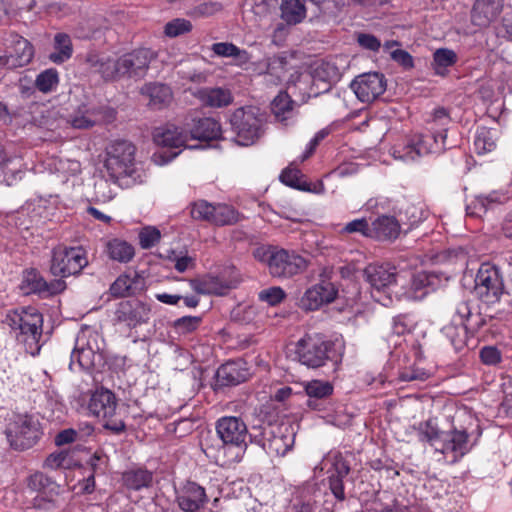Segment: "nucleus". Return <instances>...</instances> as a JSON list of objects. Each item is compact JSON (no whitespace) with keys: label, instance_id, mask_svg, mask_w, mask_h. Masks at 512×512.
<instances>
[{"label":"nucleus","instance_id":"nucleus-1","mask_svg":"<svg viewBox=\"0 0 512 512\" xmlns=\"http://www.w3.org/2000/svg\"><path fill=\"white\" fill-rule=\"evenodd\" d=\"M156 58V51L141 47L124 53L118 58L89 53L86 62L104 81L113 82L121 79L138 81L147 75L150 63Z\"/></svg>","mask_w":512,"mask_h":512},{"label":"nucleus","instance_id":"nucleus-2","mask_svg":"<svg viewBox=\"0 0 512 512\" xmlns=\"http://www.w3.org/2000/svg\"><path fill=\"white\" fill-rule=\"evenodd\" d=\"M3 323L10 335L32 356L39 354L43 334V315L35 307H23L6 313Z\"/></svg>","mask_w":512,"mask_h":512},{"label":"nucleus","instance_id":"nucleus-3","mask_svg":"<svg viewBox=\"0 0 512 512\" xmlns=\"http://www.w3.org/2000/svg\"><path fill=\"white\" fill-rule=\"evenodd\" d=\"M418 435L421 441L428 442L451 464L463 458L474 445L465 429L454 428L450 431H441L432 419L420 423Z\"/></svg>","mask_w":512,"mask_h":512},{"label":"nucleus","instance_id":"nucleus-4","mask_svg":"<svg viewBox=\"0 0 512 512\" xmlns=\"http://www.w3.org/2000/svg\"><path fill=\"white\" fill-rule=\"evenodd\" d=\"M254 258L267 265L269 273L275 278H291L308 267V261L293 250L278 246L262 245L254 249Z\"/></svg>","mask_w":512,"mask_h":512},{"label":"nucleus","instance_id":"nucleus-5","mask_svg":"<svg viewBox=\"0 0 512 512\" xmlns=\"http://www.w3.org/2000/svg\"><path fill=\"white\" fill-rule=\"evenodd\" d=\"M103 339L90 328L82 329L76 338L75 348L70 357L72 371H91L104 364Z\"/></svg>","mask_w":512,"mask_h":512},{"label":"nucleus","instance_id":"nucleus-6","mask_svg":"<svg viewBox=\"0 0 512 512\" xmlns=\"http://www.w3.org/2000/svg\"><path fill=\"white\" fill-rule=\"evenodd\" d=\"M334 343L320 333H307L296 342L297 360L308 368H319L331 360Z\"/></svg>","mask_w":512,"mask_h":512},{"label":"nucleus","instance_id":"nucleus-7","mask_svg":"<svg viewBox=\"0 0 512 512\" xmlns=\"http://www.w3.org/2000/svg\"><path fill=\"white\" fill-rule=\"evenodd\" d=\"M264 118L255 106L237 108L230 116L235 141L242 146L255 143L263 133Z\"/></svg>","mask_w":512,"mask_h":512},{"label":"nucleus","instance_id":"nucleus-8","mask_svg":"<svg viewBox=\"0 0 512 512\" xmlns=\"http://www.w3.org/2000/svg\"><path fill=\"white\" fill-rule=\"evenodd\" d=\"M446 129L439 133L415 134L405 144L393 151V156L404 162H413L418 158L440 153L445 149Z\"/></svg>","mask_w":512,"mask_h":512},{"label":"nucleus","instance_id":"nucleus-9","mask_svg":"<svg viewBox=\"0 0 512 512\" xmlns=\"http://www.w3.org/2000/svg\"><path fill=\"white\" fill-rule=\"evenodd\" d=\"M51 254L50 272L54 276L66 278L78 275L88 265L87 252L81 246L58 245Z\"/></svg>","mask_w":512,"mask_h":512},{"label":"nucleus","instance_id":"nucleus-10","mask_svg":"<svg viewBox=\"0 0 512 512\" xmlns=\"http://www.w3.org/2000/svg\"><path fill=\"white\" fill-rule=\"evenodd\" d=\"M116 408L115 395L107 389L96 390L88 404L90 413L104 421L105 429L120 434L125 431L126 425L122 419L116 417Z\"/></svg>","mask_w":512,"mask_h":512},{"label":"nucleus","instance_id":"nucleus-11","mask_svg":"<svg viewBox=\"0 0 512 512\" xmlns=\"http://www.w3.org/2000/svg\"><path fill=\"white\" fill-rule=\"evenodd\" d=\"M475 293L484 303L499 302L506 294L500 269L491 263H482L475 277Z\"/></svg>","mask_w":512,"mask_h":512},{"label":"nucleus","instance_id":"nucleus-12","mask_svg":"<svg viewBox=\"0 0 512 512\" xmlns=\"http://www.w3.org/2000/svg\"><path fill=\"white\" fill-rule=\"evenodd\" d=\"M135 147L127 141H117L107 149L104 166L110 180L116 183L120 178L134 173Z\"/></svg>","mask_w":512,"mask_h":512},{"label":"nucleus","instance_id":"nucleus-13","mask_svg":"<svg viewBox=\"0 0 512 512\" xmlns=\"http://www.w3.org/2000/svg\"><path fill=\"white\" fill-rule=\"evenodd\" d=\"M40 424L32 416L19 415L6 429L10 446L16 450H25L34 446L41 436Z\"/></svg>","mask_w":512,"mask_h":512},{"label":"nucleus","instance_id":"nucleus-14","mask_svg":"<svg viewBox=\"0 0 512 512\" xmlns=\"http://www.w3.org/2000/svg\"><path fill=\"white\" fill-rule=\"evenodd\" d=\"M27 487L37 495L33 498L36 509L52 510L59 507L60 486L42 472H35L27 478Z\"/></svg>","mask_w":512,"mask_h":512},{"label":"nucleus","instance_id":"nucleus-15","mask_svg":"<svg viewBox=\"0 0 512 512\" xmlns=\"http://www.w3.org/2000/svg\"><path fill=\"white\" fill-rule=\"evenodd\" d=\"M218 437L224 446L238 448L242 453L248 447L247 439L254 435L249 434L248 427L244 420L237 416H223L215 423Z\"/></svg>","mask_w":512,"mask_h":512},{"label":"nucleus","instance_id":"nucleus-16","mask_svg":"<svg viewBox=\"0 0 512 512\" xmlns=\"http://www.w3.org/2000/svg\"><path fill=\"white\" fill-rule=\"evenodd\" d=\"M150 313V306L138 299L123 300L115 307L113 321L115 325L132 329L147 323Z\"/></svg>","mask_w":512,"mask_h":512},{"label":"nucleus","instance_id":"nucleus-17","mask_svg":"<svg viewBox=\"0 0 512 512\" xmlns=\"http://www.w3.org/2000/svg\"><path fill=\"white\" fill-rule=\"evenodd\" d=\"M285 431L288 429L285 427ZM253 442L261 446L268 454L284 456L294 444V435L285 433L283 427L266 426L260 435L253 436Z\"/></svg>","mask_w":512,"mask_h":512},{"label":"nucleus","instance_id":"nucleus-18","mask_svg":"<svg viewBox=\"0 0 512 512\" xmlns=\"http://www.w3.org/2000/svg\"><path fill=\"white\" fill-rule=\"evenodd\" d=\"M386 79L383 74L369 72L358 75L350 84L357 99L363 103H371L386 90Z\"/></svg>","mask_w":512,"mask_h":512},{"label":"nucleus","instance_id":"nucleus-19","mask_svg":"<svg viewBox=\"0 0 512 512\" xmlns=\"http://www.w3.org/2000/svg\"><path fill=\"white\" fill-rule=\"evenodd\" d=\"M20 289L24 294L51 296L64 291L66 282L63 279L47 282L36 269H29L23 273Z\"/></svg>","mask_w":512,"mask_h":512},{"label":"nucleus","instance_id":"nucleus-20","mask_svg":"<svg viewBox=\"0 0 512 512\" xmlns=\"http://www.w3.org/2000/svg\"><path fill=\"white\" fill-rule=\"evenodd\" d=\"M8 54L0 55V65L8 69H16L28 65L34 57L33 45L24 37L13 34Z\"/></svg>","mask_w":512,"mask_h":512},{"label":"nucleus","instance_id":"nucleus-21","mask_svg":"<svg viewBox=\"0 0 512 512\" xmlns=\"http://www.w3.org/2000/svg\"><path fill=\"white\" fill-rule=\"evenodd\" d=\"M338 290L328 279H321V282L308 288L300 299V307L306 311L318 310L325 304L333 302L337 297Z\"/></svg>","mask_w":512,"mask_h":512},{"label":"nucleus","instance_id":"nucleus-22","mask_svg":"<svg viewBox=\"0 0 512 512\" xmlns=\"http://www.w3.org/2000/svg\"><path fill=\"white\" fill-rule=\"evenodd\" d=\"M176 502L183 512H198L208 502L205 488L196 482H186L176 494Z\"/></svg>","mask_w":512,"mask_h":512},{"label":"nucleus","instance_id":"nucleus-23","mask_svg":"<svg viewBox=\"0 0 512 512\" xmlns=\"http://www.w3.org/2000/svg\"><path fill=\"white\" fill-rule=\"evenodd\" d=\"M401 220L392 215H380L371 222V239L393 242L401 234Z\"/></svg>","mask_w":512,"mask_h":512},{"label":"nucleus","instance_id":"nucleus-24","mask_svg":"<svg viewBox=\"0 0 512 512\" xmlns=\"http://www.w3.org/2000/svg\"><path fill=\"white\" fill-rule=\"evenodd\" d=\"M364 277L371 287L379 292L396 283L397 271L389 264L372 263L364 269Z\"/></svg>","mask_w":512,"mask_h":512},{"label":"nucleus","instance_id":"nucleus-25","mask_svg":"<svg viewBox=\"0 0 512 512\" xmlns=\"http://www.w3.org/2000/svg\"><path fill=\"white\" fill-rule=\"evenodd\" d=\"M250 376L247 363L242 359L231 360L222 364L216 372L217 382L221 386H235L246 381Z\"/></svg>","mask_w":512,"mask_h":512},{"label":"nucleus","instance_id":"nucleus-26","mask_svg":"<svg viewBox=\"0 0 512 512\" xmlns=\"http://www.w3.org/2000/svg\"><path fill=\"white\" fill-rule=\"evenodd\" d=\"M153 139L157 145L162 147L172 149H180L182 147L193 148V146L187 144L190 140L188 133L173 124H166L156 128L153 133Z\"/></svg>","mask_w":512,"mask_h":512},{"label":"nucleus","instance_id":"nucleus-27","mask_svg":"<svg viewBox=\"0 0 512 512\" xmlns=\"http://www.w3.org/2000/svg\"><path fill=\"white\" fill-rule=\"evenodd\" d=\"M501 10L500 0H476L471 11L472 23L486 27L498 17Z\"/></svg>","mask_w":512,"mask_h":512},{"label":"nucleus","instance_id":"nucleus-28","mask_svg":"<svg viewBox=\"0 0 512 512\" xmlns=\"http://www.w3.org/2000/svg\"><path fill=\"white\" fill-rule=\"evenodd\" d=\"M196 98L202 105L210 108L227 107L233 102V94L225 87H204L199 89Z\"/></svg>","mask_w":512,"mask_h":512},{"label":"nucleus","instance_id":"nucleus-29","mask_svg":"<svg viewBox=\"0 0 512 512\" xmlns=\"http://www.w3.org/2000/svg\"><path fill=\"white\" fill-rule=\"evenodd\" d=\"M222 133L220 123L211 117L199 118L190 130L189 139L211 141L220 138Z\"/></svg>","mask_w":512,"mask_h":512},{"label":"nucleus","instance_id":"nucleus-30","mask_svg":"<svg viewBox=\"0 0 512 512\" xmlns=\"http://www.w3.org/2000/svg\"><path fill=\"white\" fill-rule=\"evenodd\" d=\"M189 284L196 293L203 295H224L230 289L227 283L210 274L191 279Z\"/></svg>","mask_w":512,"mask_h":512},{"label":"nucleus","instance_id":"nucleus-31","mask_svg":"<svg viewBox=\"0 0 512 512\" xmlns=\"http://www.w3.org/2000/svg\"><path fill=\"white\" fill-rule=\"evenodd\" d=\"M102 120L101 109L87 104L81 105L70 118L71 125L77 129L93 127Z\"/></svg>","mask_w":512,"mask_h":512},{"label":"nucleus","instance_id":"nucleus-32","mask_svg":"<svg viewBox=\"0 0 512 512\" xmlns=\"http://www.w3.org/2000/svg\"><path fill=\"white\" fill-rule=\"evenodd\" d=\"M105 252L109 259L119 263H129L135 256L134 246L126 240L113 238L107 241Z\"/></svg>","mask_w":512,"mask_h":512},{"label":"nucleus","instance_id":"nucleus-33","mask_svg":"<svg viewBox=\"0 0 512 512\" xmlns=\"http://www.w3.org/2000/svg\"><path fill=\"white\" fill-rule=\"evenodd\" d=\"M508 199V194L502 191H492L486 195H479L476 197L473 206L467 207V214L472 216H481L494 205L503 204L508 201Z\"/></svg>","mask_w":512,"mask_h":512},{"label":"nucleus","instance_id":"nucleus-34","mask_svg":"<svg viewBox=\"0 0 512 512\" xmlns=\"http://www.w3.org/2000/svg\"><path fill=\"white\" fill-rule=\"evenodd\" d=\"M303 178L304 175L302 172L298 168L292 166L285 168L279 176L280 181L291 188L314 193L324 192L325 188L323 183H319L318 188L315 187L312 189L310 184L307 183Z\"/></svg>","mask_w":512,"mask_h":512},{"label":"nucleus","instance_id":"nucleus-35","mask_svg":"<svg viewBox=\"0 0 512 512\" xmlns=\"http://www.w3.org/2000/svg\"><path fill=\"white\" fill-rule=\"evenodd\" d=\"M141 92L149 96V105L156 109L167 106L172 100V91L170 87L165 84L148 83L143 86Z\"/></svg>","mask_w":512,"mask_h":512},{"label":"nucleus","instance_id":"nucleus-36","mask_svg":"<svg viewBox=\"0 0 512 512\" xmlns=\"http://www.w3.org/2000/svg\"><path fill=\"white\" fill-rule=\"evenodd\" d=\"M122 480L127 489L139 491L152 485L153 473L144 468L130 469L123 473Z\"/></svg>","mask_w":512,"mask_h":512},{"label":"nucleus","instance_id":"nucleus-37","mask_svg":"<svg viewBox=\"0 0 512 512\" xmlns=\"http://www.w3.org/2000/svg\"><path fill=\"white\" fill-rule=\"evenodd\" d=\"M139 281L140 276L137 272H134L132 275L123 273L111 284L109 288L110 294L116 298L131 296L135 294Z\"/></svg>","mask_w":512,"mask_h":512},{"label":"nucleus","instance_id":"nucleus-38","mask_svg":"<svg viewBox=\"0 0 512 512\" xmlns=\"http://www.w3.org/2000/svg\"><path fill=\"white\" fill-rule=\"evenodd\" d=\"M296 102L286 91H280L271 102V111L275 119L285 122L293 116Z\"/></svg>","mask_w":512,"mask_h":512},{"label":"nucleus","instance_id":"nucleus-39","mask_svg":"<svg viewBox=\"0 0 512 512\" xmlns=\"http://www.w3.org/2000/svg\"><path fill=\"white\" fill-rule=\"evenodd\" d=\"M280 8L281 17L288 24L301 23L306 17L304 0H283Z\"/></svg>","mask_w":512,"mask_h":512},{"label":"nucleus","instance_id":"nucleus-40","mask_svg":"<svg viewBox=\"0 0 512 512\" xmlns=\"http://www.w3.org/2000/svg\"><path fill=\"white\" fill-rule=\"evenodd\" d=\"M73 54L71 38L66 33H57L54 36V52L50 53L49 59L55 64H62L69 60Z\"/></svg>","mask_w":512,"mask_h":512},{"label":"nucleus","instance_id":"nucleus-41","mask_svg":"<svg viewBox=\"0 0 512 512\" xmlns=\"http://www.w3.org/2000/svg\"><path fill=\"white\" fill-rule=\"evenodd\" d=\"M322 463L327 467L326 474L329 476L346 477L351 470L349 462L340 452L328 453Z\"/></svg>","mask_w":512,"mask_h":512},{"label":"nucleus","instance_id":"nucleus-42","mask_svg":"<svg viewBox=\"0 0 512 512\" xmlns=\"http://www.w3.org/2000/svg\"><path fill=\"white\" fill-rule=\"evenodd\" d=\"M428 216V210L422 203H410L399 213L401 226L407 225L409 228L417 226Z\"/></svg>","mask_w":512,"mask_h":512},{"label":"nucleus","instance_id":"nucleus-43","mask_svg":"<svg viewBox=\"0 0 512 512\" xmlns=\"http://www.w3.org/2000/svg\"><path fill=\"white\" fill-rule=\"evenodd\" d=\"M457 62V54L448 48H439L433 53L432 69L436 75L445 76L448 68Z\"/></svg>","mask_w":512,"mask_h":512},{"label":"nucleus","instance_id":"nucleus-44","mask_svg":"<svg viewBox=\"0 0 512 512\" xmlns=\"http://www.w3.org/2000/svg\"><path fill=\"white\" fill-rule=\"evenodd\" d=\"M241 219L240 214L232 206L226 204L214 205L211 222L217 226L234 225Z\"/></svg>","mask_w":512,"mask_h":512},{"label":"nucleus","instance_id":"nucleus-45","mask_svg":"<svg viewBox=\"0 0 512 512\" xmlns=\"http://www.w3.org/2000/svg\"><path fill=\"white\" fill-rule=\"evenodd\" d=\"M496 131L480 127L476 131L474 146L477 154H486L496 148Z\"/></svg>","mask_w":512,"mask_h":512},{"label":"nucleus","instance_id":"nucleus-46","mask_svg":"<svg viewBox=\"0 0 512 512\" xmlns=\"http://www.w3.org/2000/svg\"><path fill=\"white\" fill-rule=\"evenodd\" d=\"M287 57L284 55H277L269 57L265 61V70L263 71L268 76L274 77L272 80L274 84H277L283 80L287 73Z\"/></svg>","mask_w":512,"mask_h":512},{"label":"nucleus","instance_id":"nucleus-47","mask_svg":"<svg viewBox=\"0 0 512 512\" xmlns=\"http://www.w3.org/2000/svg\"><path fill=\"white\" fill-rule=\"evenodd\" d=\"M442 332L456 352H460L466 347L469 334L462 325H446Z\"/></svg>","mask_w":512,"mask_h":512},{"label":"nucleus","instance_id":"nucleus-48","mask_svg":"<svg viewBox=\"0 0 512 512\" xmlns=\"http://www.w3.org/2000/svg\"><path fill=\"white\" fill-rule=\"evenodd\" d=\"M304 390L309 398L325 399L332 395L334 388L328 381L314 379L304 385Z\"/></svg>","mask_w":512,"mask_h":512},{"label":"nucleus","instance_id":"nucleus-49","mask_svg":"<svg viewBox=\"0 0 512 512\" xmlns=\"http://www.w3.org/2000/svg\"><path fill=\"white\" fill-rule=\"evenodd\" d=\"M58 83V71L54 68H49L37 75L35 87L42 93H49L57 87Z\"/></svg>","mask_w":512,"mask_h":512},{"label":"nucleus","instance_id":"nucleus-50","mask_svg":"<svg viewBox=\"0 0 512 512\" xmlns=\"http://www.w3.org/2000/svg\"><path fill=\"white\" fill-rule=\"evenodd\" d=\"M355 233L366 238H371V223H369L366 218H358L346 223L340 230L341 235Z\"/></svg>","mask_w":512,"mask_h":512},{"label":"nucleus","instance_id":"nucleus-51","mask_svg":"<svg viewBox=\"0 0 512 512\" xmlns=\"http://www.w3.org/2000/svg\"><path fill=\"white\" fill-rule=\"evenodd\" d=\"M192 30V24L189 20L184 18H176L168 23L164 27V33L166 36L174 38L183 34H186Z\"/></svg>","mask_w":512,"mask_h":512},{"label":"nucleus","instance_id":"nucleus-52","mask_svg":"<svg viewBox=\"0 0 512 512\" xmlns=\"http://www.w3.org/2000/svg\"><path fill=\"white\" fill-rule=\"evenodd\" d=\"M214 204L206 200H198L191 204V217L195 220L211 222Z\"/></svg>","mask_w":512,"mask_h":512},{"label":"nucleus","instance_id":"nucleus-53","mask_svg":"<svg viewBox=\"0 0 512 512\" xmlns=\"http://www.w3.org/2000/svg\"><path fill=\"white\" fill-rule=\"evenodd\" d=\"M161 239L160 231L155 227H145L139 233V244L142 249H150Z\"/></svg>","mask_w":512,"mask_h":512},{"label":"nucleus","instance_id":"nucleus-54","mask_svg":"<svg viewBox=\"0 0 512 512\" xmlns=\"http://www.w3.org/2000/svg\"><path fill=\"white\" fill-rule=\"evenodd\" d=\"M487 323V317L478 311H473L472 314L467 318L463 327L469 335L474 336L479 332L483 326Z\"/></svg>","mask_w":512,"mask_h":512},{"label":"nucleus","instance_id":"nucleus-55","mask_svg":"<svg viewBox=\"0 0 512 512\" xmlns=\"http://www.w3.org/2000/svg\"><path fill=\"white\" fill-rule=\"evenodd\" d=\"M68 452L59 451L55 453H51L45 460L44 466L46 468L56 470L59 468H67L69 466L68 460Z\"/></svg>","mask_w":512,"mask_h":512},{"label":"nucleus","instance_id":"nucleus-56","mask_svg":"<svg viewBox=\"0 0 512 512\" xmlns=\"http://www.w3.org/2000/svg\"><path fill=\"white\" fill-rule=\"evenodd\" d=\"M286 294L284 290L280 287H270L268 289L262 290L259 293V299L267 302L270 305L279 304L284 298Z\"/></svg>","mask_w":512,"mask_h":512},{"label":"nucleus","instance_id":"nucleus-57","mask_svg":"<svg viewBox=\"0 0 512 512\" xmlns=\"http://www.w3.org/2000/svg\"><path fill=\"white\" fill-rule=\"evenodd\" d=\"M345 477H338V476H329L327 475V482H328V487H329V490L331 491V493L333 494V496L338 500V501H344L345 498H346V495H345V489H344V480Z\"/></svg>","mask_w":512,"mask_h":512},{"label":"nucleus","instance_id":"nucleus-58","mask_svg":"<svg viewBox=\"0 0 512 512\" xmlns=\"http://www.w3.org/2000/svg\"><path fill=\"white\" fill-rule=\"evenodd\" d=\"M430 377V373L421 368L411 367L402 371L399 375L400 380L404 382L425 381Z\"/></svg>","mask_w":512,"mask_h":512},{"label":"nucleus","instance_id":"nucleus-59","mask_svg":"<svg viewBox=\"0 0 512 512\" xmlns=\"http://www.w3.org/2000/svg\"><path fill=\"white\" fill-rule=\"evenodd\" d=\"M200 322V317L184 316L175 321V327L183 333H188L194 331L199 326Z\"/></svg>","mask_w":512,"mask_h":512},{"label":"nucleus","instance_id":"nucleus-60","mask_svg":"<svg viewBox=\"0 0 512 512\" xmlns=\"http://www.w3.org/2000/svg\"><path fill=\"white\" fill-rule=\"evenodd\" d=\"M480 358L484 364L496 365L501 361V353L496 347L486 346L481 349Z\"/></svg>","mask_w":512,"mask_h":512},{"label":"nucleus","instance_id":"nucleus-61","mask_svg":"<svg viewBox=\"0 0 512 512\" xmlns=\"http://www.w3.org/2000/svg\"><path fill=\"white\" fill-rule=\"evenodd\" d=\"M329 134L328 129H322L318 131L314 137L309 141V143L306 146V149L304 153L301 156V160L304 161L308 159L316 150L319 143Z\"/></svg>","mask_w":512,"mask_h":512},{"label":"nucleus","instance_id":"nucleus-62","mask_svg":"<svg viewBox=\"0 0 512 512\" xmlns=\"http://www.w3.org/2000/svg\"><path fill=\"white\" fill-rule=\"evenodd\" d=\"M357 41L361 47L370 51L376 52L381 47L380 40L372 34L360 33Z\"/></svg>","mask_w":512,"mask_h":512},{"label":"nucleus","instance_id":"nucleus-63","mask_svg":"<svg viewBox=\"0 0 512 512\" xmlns=\"http://www.w3.org/2000/svg\"><path fill=\"white\" fill-rule=\"evenodd\" d=\"M391 58L405 69H412L414 67L412 55L405 50L397 49L392 51Z\"/></svg>","mask_w":512,"mask_h":512},{"label":"nucleus","instance_id":"nucleus-64","mask_svg":"<svg viewBox=\"0 0 512 512\" xmlns=\"http://www.w3.org/2000/svg\"><path fill=\"white\" fill-rule=\"evenodd\" d=\"M237 46L230 42H218L214 43L211 47L213 53L220 57H233Z\"/></svg>","mask_w":512,"mask_h":512}]
</instances>
